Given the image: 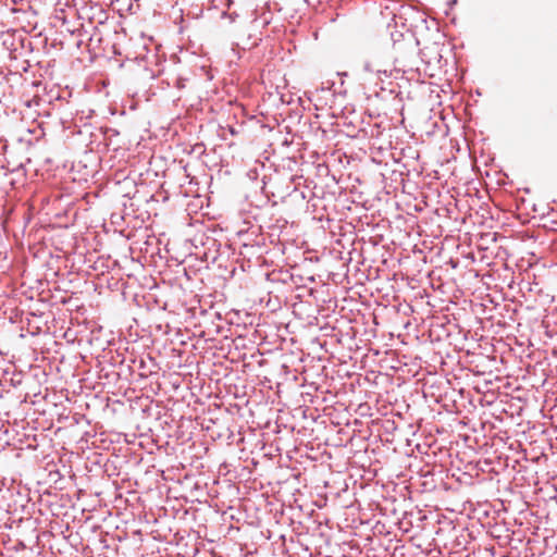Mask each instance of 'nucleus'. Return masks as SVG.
Masks as SVG:
<instances>
[{
    "label": "nucleus",
    "mask_w": 557,
    "mask_h": 557,
    "mask_svg": "<svg viewBox=\"0 0 557 557\" xmlns=\"http://www.w3.org/2000/svg\"><path fill=\"white\" fill-rule=\"evenodd\" d=\"M289 143H290V141L285 140V141H284V145L288 146V145H289Z\"/></svg>",
    "instance_id": "obj_1"
}]
</instances>
